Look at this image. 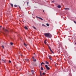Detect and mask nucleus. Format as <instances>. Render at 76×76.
Returning a JSON list of instances; mask_svg holds the SVG:
<instances>
[{
    "instance_id": "nucleus-3",
    "label": "nucleus",
    "mask_w": 76,
    "mask_h": 76,
    "mask_svg": "<svg viewBox=\"0 0 76 76\" xmlns=\"http://www.w3.org/2000/svg\"><path fill=\"white\" fill-rule=\"evenodd\" d=\"M36 18H39V19H41L42 20H43V19L42 18H41L40 17H37V16H36Z\"/></svg>"
},
{
    "instance_id": "nucleus-24",
    "label": "nucleus",
    "mask_w": 76,
    "mask_h": 76,
    "mask_svg": "<svg viewBox=\"0 0 76 76\" xmlns=\"http://www.w3.org/2000/svg\"><path fill=\"white\" fill-rule=\"evenodd\" d=\"M48 48H49L50 50H51V48H50V47L49 46H48Z\"/></svg>"
},
{
    "instance_id": "nucleus-33",
    "label": "nucleus",
    "mask_w": 76,
    "mask_h": 76,
    "mask_svg": "<svg viewBox=\"0 0 76 76\" xmlns=\"http://www.w3.org/2000/svg\"><path fill=\"white\" fill-rule=\"evenodd\" d=\"M43 13H44V10H43Z\"/></svg>"
},
{
    "instance_id": "nucleus-21",
    "label": "nucleus",
    "mask_w": 76,
    "mask_h": 76,
    "mask_svg": "<svg viewBox=\"0 0 76 76\" xmlns=\"http://www.w3.org/2000/svg\"><path fill=\"white\" fill-rule=\"evenodd\" d=\"M40 76H42V74H41V72H40Z\"/></svg>"
},
{
    "instance_id": "nucleus-35",
    "label": "nucleus",
    "mask_w": 76,
    "mask_h": 76,
    "mask_svg": "<svg viewBox=\"0 0 76 76\" xmlns=\"http://www.w3.org/2000/svg\"><path fill=\"white\" fill-rule=\"evenodd\" d=\"M1 26H0V27L1 28Z\"/></svg>"
},
{
    "instance_id": "nucleus-22",
    "label": "nucleus",
    "mask_w": 76,
    "mask_h": 76,
    "mask_svg": "<svg viewBox=\"0 0 76 76\" xmlns=\"http://www.w3.org/2000/svg\"><path fill=\"white\" fill-rule=\"evenodd\" d=\"M46 25H47V26H49V24H48V23H47L46 24Z\"/></svg>"
},
{
    "instance_id": "nucleus-12",
    "label": "nucleus",
    "mask_w": 76,
    "mask_h": 76,
    "mask_svg": "<svg viewBox=\"0 0 76 76\" xmlns=\"http://www.w3.org/2000/svg\"><path fill=\"white\" fill-rule=\"evenodd\" d=\"M4 31H5V32H8V30H7L5 29L4 30Z\"/></svg>"
},
{
    "instance_id": "nucleus-9",
    "label": "nucleus",
    "mask_w": 76,
    "mask_h": 76,
    "mask_svg": "<svg viewBox=\"0 0 76 76\" xmlns=\"http://www.w3.org/2000/svg\"><path fill=\"white\" fill-rule=\"evenodd\" d=\"M44 43L45 44H47V42H46V40H45V41H44Z\"/></svg>"
},
{
    "instance_id": "nucleus-29",
    "label": "nucleus",
    "mask_w": 76,
    "mask_h": 76,
    "mask_svg": "<svg viewBox=\"0 0 76 76\" xmlns=\"http://www.w3.org/2000/svg\"><path fill=\"white\" fill-rule=\"evenodd\" d=\"M74 23H75L76 24V22L75 21H74Z\"/></svg>"
},
{
    "instance_id": "nucleus-13",
    "label": "nucleus",
    "mask_w": 76,
    "mask_h": 76,
    "mask_svg": "<svg viewBox=\"0 0 76 76\" xmlns=\"http://www.w3.org/2000/svg\"><path fill=\"white\" fill-rule=\"evenodd\" d=\"M10 44L11 45H13V44L12 42H10Z\"/></svg>"
},
{
    "instance_id": "nucleus-2",
    "label": "nucleus",
    "mask_w": 76,
    "mask_h": 76,
    "mask_svg": "<svg viewBox=\"0 0 76 76\" xmlns=\"http://www.w3.org/2000/svg\"><path fill=\"white\" fill-rule=\"evenodd\" d=\"M45 67L47 70H49L50 69V68H49V67H48V65H45Z\"/></svg>"
},
{
    "instance_id": "nucleus-14",
    "label": "nucleus",
    "mask_w": 76,
    "mask_h": 76,
    "mask_svg": "<svg viewBox=\"0 0 76 76\" xmlns=\"http://www.w3.org/2000/svg\"><path fill=\"white\" fill-rule=\"evenodd\" d=\"M11 7H13V4H11Z\"/></svg>"
},
{
    "instance_id": "nucleus-4",
    "label": "nucleus",
    "mask_w": 76,
    "mask_h": 76,
    "mask_svg": "<svg viewBox=\"0 0 76 76\" xmlns=\"http://www.w3.org/2000/svg\"><path fill=\"white\" fill-rule=\"evenodd\" d=\"M61 6H60V5H58V8H61Z\"/></svg>"
},
{
    "instance_id": "nucleus-28",
    "label": "nucleus",
    "mask_w": 76,
    "mask_h": 76,
    "mask_svg": "<svg viewBox=\"0 0 76 76\" xmlns=\"http://www.w3.org/2000/svg\"><path fill=\"white\" fill-rule=\"evenodd\" d=\"M1 47L3 48H4V46L3 45L1 46Z\"/></svg>"
},
{
    "instance_id": "nucleus-30",
    "label": "nucleus",
    "mask_w": 76,
    "mask_h": 76,
    "mask_svg": "<svg viewBox=\"0 0 76 76\" xmlns=\"http://www.w3.org/2000/svg\"><path fill=\"white\" fill-rule=\"evenodd\" d=\"M54 1H52V3H54Z\"/></svg>"
},
{
    "instance_id": "nucleus-17",
    "label": "nucleus",
    "mask_w": 76,
    "mask_h": 76,
    "mask_svg": "<svg viewBox=\"0 0 76 76\" xmlns=\"http://www.w3.org/2000/svg\"><path fill=\"white\" fill-rule=\"evenodd\" d=\"M41 70H44V69L43 68L41 67Z\"/></svg>"
},
{
    "instance_id": "nucleus-6",
    "label": "nucleus",
    "mask_w": 76,
    "mask_h": 76,
    "mask_svg": "<svg viewBox=\"0 0 76 76\" xmlns=\"http://www.w3.org/2000/svg\"><path fill=\"white\" fill-rule=\"evenodd\" d=\"M49 59H50V60H52L51 59V57H50V56H49Z\"/></svg>"
},
{
    "instance_id": "nucleus-10",
    "label": "nucleus",
    "mask_w": 76,
    "mask_h": 76,
    "mask_svg": "<svg viewBox=\"0 0 76 76\" xmlns=\"http://www.w3.org/2000/svg\"><path fill=\"white\" fill-rule=\"evenodd\" d=\"M24 45L25 47H26L27 46V45L25 43H24Z\"/></svg>"
},
{
    "instance_id": "nucleus-36",
    "label": "nucleus",
    "mask_w": 76,
    "mask_h": 76,
    "mask_svg": "<svg viewBox=\"0 0 76 76\" xmlns=\"http://www.w3.org/2000/svg\"><path fill=\"white\" fill-rule=\"evenodd\" d=\"M56 66V64H55V66Z\"/></svg>"
},
{
    "instance_id": "nucleus-8",
    "label": "nucleus",
    "mask_w": 76,
    "mask_h": 76,
    "mask_svg": "<svg viewBox=\"0 0 76 76\" xmlns=\"http://www.w3.org/2000/svg\"><path fill=\"white\" fill-rule=\"evenodd\" d=\"M65 10H69L70 9L69 8H65Z\"/></svg>"
},
{
    "instance_id": "nucleus-23",
    "label": "nucleus",
    "mask_w": 76,
    "mask_h": 76,
    "mask_svg": "<svg viewBox=\"0 0 76 76\" xmlns=\"http://www.w3.org/2000/svg\"><path fill=\"white\" fill-rule=\"evenodd\" d=\"M36 59H33V61H36Z\"/></svg>"
},
{
    "instance_id": "nucleus-31",
    "label": "nucleus",
    "mask_w": 76,
    "mask_h": 76,
    "mask_svg": "<svg viewBox=\"0 0 76 76\" xmlns=\"http://www.w3.org/2000/svg\"><path fill=\"white\" fill-rule=\"evenodd\" d=\"M9 63H11V61H9Z\"/></svg>"
},
{
    "instance_id": "nucleus-11",
    "label": "nucleus",
    "mask_w": 76,
    "mask_h": 76,
    "mask_svg": "<svg viewBox=\"0 0 76 76\" xmlns=\"http://www.w3.org/2000/svg\"><path fill=\"white\" fill-rule=\"evenodd\" d=\"M2 61H3V63H6V61H5V60H2Z\"/></svg>"
},
{
    "instance_id": "nucleus-26",
    "label": "nucleus",
    "mask_w": 76,
    "mask_h": 76,
    "mask_svg": "<svg viewBox=\"0 0 76 76\" xmlns=\"http://www.w3.org/2000/svg\"><path fill=\"white\" fill-rule=\"evenodd\" d=\"M34 29H36V28L34 26L33 27Z\"/></svg>"
},
{
    "instance_id": "nucleus-1",
    "label": "nucleus",
    "mask_w": 76,
    "mask_h": 76,
    "mask_svg": "<svg viewBox=\"0 0 76 76\" xmlns=\"http://www.w3.org/2000/svg\"><path fill=\"white\" fill-rule=\"evenodd\" d=\"M45 37H46L47 38H51L52 35L50 33H45L44 34Z\"/></svg>"
},
{
    "instance_id": "nucleus-7",
    "label": "nucleus",
    "mask_w": 76,
    "mask_h": 76,
    "mask_svg": "<svg viewBox=\"0 0 76 76\" xmlns=\"http://www.w3.org/2000/svg\"><path fill=\"white\" fill-rule=\"evenodd\" d=\"M42 75L43 76H45V72H43Z\"/></svg>"
},
{
    "instance_id": "nucleus-37",
    "label": "nucleus",
    "mask_w": 76,
    "mask_h": 76,
    "mask_svg": "<svg viewBox=\"0 0 76 76\" xmlns=\"http://www.w3.org/2000/svg\"><path fill=\"white\" fill-rule=\"evenodd\" d=\"M21 56H22V55H21Z\"/></svg>"
},
{
    "instance_id": "nucleus-16",
    "label": "nucleus",
    "mask_w": 76,
    "mask_h": 76,
    "mask_svg": "<svg viewBox=\"0 0 76 76\" xmlns=\"http://www.w3.org/2000/svg\"><path fill=\"white\" fill-rule=\"evenodd\" d=\"M42 64H44V63H43V62L41 64V66H42Z\"/></svg>"
},
{
    "instance_id": "nucleus-15",
    "label": "nucleus",
    "mask_w": 76,
    "mask_h": 76,
    "mask_svg": "<svg viewBox=\"0 0 76 76\" xmlns=\"http://www.w3.org/2000/svg\"><path fill=\"white\" fill-rule=\"evenodd\" d=\"M45 63L47 64H48V62L46 61Z\"/></svg>"
},
{
    "instance_id": "nucleus-20",
    "label": "nucleus",
    "mask_w": 76,
    "mask_h": 76,
    "mask_svg": "<svg viewBox=\"0 0 76 76\" xmlns=\"http://www.w3.org/2000/svg\"><path fill=\"white\" fill-rule=\"evenodd\" d=\"M50 51L52 53H54L53 52V51L51 50H50Z\"/></svg>"
},
{
    "instance_id": "nucleus-18",
    "label": "nucleus",
    "mask_w": 76,
    "mask_h": 76,
    "mask_svg": "<svg viewBox=\"0 0 76 76\" xmlns=\"http://www.w3.org/2000/svg\"><path fill=\"white\" fill-rule=\"evenodd\" d=\"M31 72L32 74H34V70H31Z\"/></svg>"
},
{
    "instance_id": "nucleus-5",
    "label": "nucleus",
    "mask_w": 76,
    "mask_h": 76,
    "mask_svg": "<svg viewBox=\"0 0 76 76\" xmlns=\"http://www.w3.org/2000/svg\"><path fill=\"white\" fill-rule=\"evenodd\" d=\"M24 28L25 29H28V27H27L26 26H25L24 27Z\"/></svg>"
},
{
    "instance_id": "nucleus-25",
    "label": "nucleus",
    "mask_w": 76,
    "mask_h": 76,
    "mask_svg": "<svg viewBox=\"0 0 76 76\" xmlns=\"http://www.w3.org/2000/svg\"><path fill=\"white\" fill-rule=\"evenodd\" d=\"M42 26H45V25H44V24H42Z\"/></svg>"
},
{
    "instance_id": "nucleus-32",
    "label": "nucleus",
    "mask_w": 76,
    "mask_h": 76,
    "mask_svg": "<svg viewBox=\"0 0 76 76\" xmlns=\"http://www.w3.org/2000/svg\"><path fill=\"white\" fill-rule=\"evenodd\" d=\"M28 3H29V2H27V4H28Z\"/></svg>"
},
{
    "instance_id": "nucleus-19",
    "label": "nucleus",
    "mask_w": 76,
    "mask_h": 76,
    "mask_svg": "<svg viewBox=\"0 0 76 76\" xmlns=\"http://www.w3.org/2000/svg\"><path fill=\"white\" fill-rule=\"evenodd\" d=\"M14 7H17V5H14Z\"/></svg>"
},
{
    "instance_id": "nucleus-34",
    "label": "nucleus",
    "mask_w": 76,
    "mask_h": 76,
    "mask_svg": "<svg viewBox=\"0 0 76 76\" xmlns=\"http://www.w3.org/2000/svg\"><path fill=\"white\" fill-rule=\"evenodd\" d=\"M19 7L20 9V7L19 6Z\"/></svg>"
},
{
    "instance_id": "nucleus-38",
    "label": "nucleus",
    "mask_w": 76,
    "mask_h": 76,
    "mask_svg": "<svg viewBox=\"0 0 76 76\" xmlns=\"http://www.w3.org/2000/svg\"><path fill=\"white\" fill-rule=\"evenodd\" d=\"M3 29H4V28Z\"/></svg>"
},
{
    "instance_id": "nucleus-27",
    "label": "nucleus",
    "mask_w": 76,
    "mask_h": 76,
    "mask_svg": "<svg viewBox=\"0 0 76 76\" xmlns=\"http://www.w3.org/2000/svg\"><path fill=\"white\" fill-rule=\"evenodd\" d=\"M32 58H33V60H34V59H35L34 58V56H33L32 57Z\"/></svg>"
}]
</instances>
